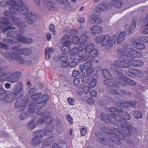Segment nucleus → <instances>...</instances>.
Wrapping results in <instances>:
<instances>
[{
    "instance_id": "obj_1",
    "label": "nucleus",
    "mask_w": 148,
    "mask_h": 148,
    "mask_svg": "<svg viewBox=\"0 0 148 148\" xmlns=\"http://www.w3.org/2000/svg\"><path fill=\"white\" fill-rule=\"evenodd\" d=\"M122 109H119L117 110L114 108H111L110 109V112L114 115L120 119L119 123L118 130L114 128L110 130L108 127H103L101 130L103 132L108 134H114L119 138L123 140L125 136L130 137L132 132H135L136 129L131 126L130 124L126 121L130 119V115L127 112H122Z\"/></svg>"
},
{
    "instance_id": "obj_2",
    "label": "nucleus",
    "mask_w": 148,
    "mask_h": 148,
    "mask_svg": "<svg viewBox=\"0 0 148 148\" xmlns=\"http://www.w3.org/2000/svg\"><path fill=\"white\" fill-rule=\"evenodd\" d=\"M125 36L124 32H121L118 37L114 35L110 36L108 35H101L97 36L95 41L98 44H101L102 46H105V49L110 50L117 43L120 45L123 41Z\"/></svg>"
},
{
    "instance_id": "obj_3",
    "label": "nucleus",
    "mask_w": 148,
    "mask_h": 148,
    "mask_svg": "<svg viewBox=\"0 0 148 148\" xmlns=\"http://www.w3.org/2000/svg\"><path fill=\"white\" fill-rule=\"evenodd\" d=\"M32 101L29 105V111L34 113L35 109H39L44 107L49 99L47 95H42L40 92H38L31 96Z\"/></svg>"
},
{
    "instance_id": "obj_4",
    "label": "nucleus",
    "mask_w": 148,
    "mask_h": 148,
    "mask_svg": "<svg viewBox=\"0 0 148 148\" xmlns=\"http://www.w3.org/2000/svg\"><path fill=\"white\" fill-rule=\"evenodd\" d=\"M16 14L19 13L21 14L26 15L27 16V22L30 24H32L37 19L36 15L31 12H29L27 7L23 5V3L21 0H17V2L15 5Z\"/></svg>"
},
{
    "instance_id": "obj_5",
    "label": "nucleus",
    "mask_w": 148,
    "mask_h": 148,
    "mask_svg": "<svg viewBox=\"0 0 148 148\" xmlns=\"http://www.w3.org/2000/svg\"><path fill=\"white\" fill-rule=\"evenodd\" d=\"M94 45L92 43H90L88 45L84 44V47L82 49L84 53V61H85L90 58L96 57L98 53V51L94 49Z\"/></svg>"
},
{
    "instance_id": "obj_6",
    "label": "nucleus",
    "mask_w": 148,
    "mask_h": 148,
    "mask_svg": "<svg viewBox=\"0 0 148 148\" xmlns=\"http://www.w3.org/2000/svg\"><path fill=\"white\" fill-rule=\"evenodd\" d=\"M84 47V44H80L78 48L75 47L73 49L70 53L71 59H77V56L80 57L78 61H84V53L82 49Z\"/></svg>"
},
{
    "instance_id": "obj_7",
    "label": "nucleus",
    "mask_w": 148,
    "mask_h": 148,
    "mask_svg": "<svg viewBox=\"0 0 148 148\" xmlns=\"http://www.w3.org/2000/svg\"><path fill=\"white\" fill-rule=\"evenodd\" d=\"M17 25L19 27L22 28L20 31V34H21L18 35L16 38L14 40L9 39H4L3 41L5 44L10 45L17 43L19 42H22V41H20V40L22 39L23 38H22H22H25V37L23 35L21 34L24 33V30L23 28L25 27V24L23 23L20 22Z\"/></svg>"
},
{
    "instance_id": "obj_8",
    "label": "nucleus",
    "mask_w": 148,
    "mask_h": 148,
    "mask_svg": "<svg viewBox=\"0 0 148 148\" xmlns=\"http://www.w3.org/2000/svg\"><path fill=\"white\" fill-rule=\"evenodd\" d=\"M120 67L126 68L125 63L121 62L120 60H116L111 64L110 66V69L115 72L116 75L121 74L122 72Z\"/></svg>"
},
{
    "instance_id": "obj_9",
    "label": "nucleus",
    "mask_w": 148,
    "mask_h": 148,
    "mask_svg": "<svg viewBox=\"0 0 148 148\" xmlns=\"http://www.w3.org/2000/svg\"><path fill=\"white\" fill-rule=\"evenodd\" d=\"M70 39V37L68 35L64 36L62 38V42L63 43V45L61 47V51L63 54H66L67 53L70 49L69 45L71 42L69 40Z\"/></svg>"
},
{
    "instance_id": "obj_10",
    "label": "nucleus",
    "mask_w": 148,
    "mask_h": 148,
    "mask_svg": "<svg viewBox=\"0 0 148 148\" xmlns=\"http://www.w3.org/2000/svg\"><path fill=\"white\" fill-rule=\"evenodd\" d=\"M10 12L6 11L4 12V15L9 18H11L12 20V22L15 25H17L19 22L18 18L14 17L13 16L16 14L15 6L13 7L11 6L9 8Z\"/></svg>"
},
{
    "instance_id": "obj_11",
    "label": "nucleus",
    "mask_w": 148,
    "mask_h": 148,
    "mask_svg": "<svg viewBox=\"0 0 148 148\" xmlns=\"http://www.w3.org/2000/svg\"><path fill=\"white\" fill-rule=\"evenodd\" d=\"M101 117L102 120L106 123H111L115 126L118 125L119 124V123L117 119L111 114L107 115L104 113H102L101 115Z\"/></svg>"
},
{
    "instance_id": "obj_12",
    "label": "nucleus",
    "mask_w": 148,
    "mask_h": 148,
    "mask_svg": "<svg viewBox=\"0 0 148 148\" xmlns=\"http://www.w3.org/2000/svg\"><path fill=\"white\" fill-rule=\"evenodd\" d=\"M4 55L7 59L10 60H16L21 64H23L25 62L24 60L17 53H10L8 52H6L4 53Z\"/></svg>"
},
{
    "instance_id": "obj_13",
    "label": "nucleus",
    "mask_w": 148,
    "mask_h": 148,
    "mask_svg": "<svg viewBox=\"0 0 148 148\" xmlns=\"http://www.w3.org/2000/svg\"><path fill=\"white\" fill-rule=\"evenodd\" d=\"M117 53L119 56V59L120 60L121 59V60L120 61L121 62L127 63L130 58V57L128 54V53L123 49H118L117 50Z\"/></svg>"
},
{
    "instance_id": "obj_14",
    "label": "nucleus",
    "mask_w": 148,
    "mask_h": 148,
    "mask_svg": "<svg viewBox=\"0 0 148 148\" xmlns=\"http://www.w3.org/2000/svg\"><path fill=\"white\" fill-rule=\"evenodd\" d=\"M102 73L103 77L107 79L104 81V83L106 85L112 86V84H114L113 82L110 80L113 79V76L111 74L109 71L106 69H104L102 70Z\"/></svg>"
},
{
    "instance_id": "obj_15",
    "label": "nucleus",
    "mask_w": 148,
    "mask_h": 148,
    "mask_svg": "<svg viewBox=\"0 0 148 148\" xmlns=\"http://www.w3.org/2000/svg\"><path fill=\"white\" fill-rule=\"evenodd\" d=\"M144 64L143 62L142 61L135 60L134 58L130 57L127 63H125L126 68H130L131 66H142Z\"/></svg>"
},
{
    "instance_id": "obj_16",
    "label": "nucleus",
    "mask_w": 148,
    "mask_h": 148,
    "mask_svg": "<svg viewBox=\"0 0 148 148\" xmlns=\"http://www.w3.org/2000/svg\"><path fill=\"white\" fill-rule=\"evenodd\" d=\"M12 49L21 55L28 56L31 55L32 53V51L28 48L20 49L17 47L15 46L12 47Z\"/></svg>"
},
{
    "instance_id": "obj_17",
    "label": "nucleus",
    "mask_w": 148,
    "mask_h": 148,
    "mask_svg": "<svg viewBox=\"0 0 148 148\" xmlns=\"http://www.w3.org/2000/svg\"><path fill=\"white\" fill-rule=\"evenodd\" d=\"M80 70L83 71L85 70L87 75H90L93 72L94 69L92 66L91 63L88 61L83 65H80L79 67Z\"/></svg>"
},
{
    "instance_id": "obj_18",
    "label": "nucleus",
    "mask_w": 148,
    "mask_h": 148,
    "mask_svg": "<svg viewBox=\"0 0 148 148\" xmlns=\"http://www.w3.org/2000/svg\"><path fill=\"white\" fill-rule=\"evenodd\" d=\"M22 96L19 95L15 103V107L17 108H20L21 110H23L27 107V102L24 101L22 99Z\"/></svg>"
},
{
    "instance_id": "obj_19",
    "label": "nucleus",
    "mask_w": 148,
    "mask_h": 148,
    "mask_svg": "<svg viewBox=\"0 0 148 148\" xmlns=\"http://www.w3.org/2000/svg\"><path fill=\"white\" fill-rule=\"evenodd\" d=\"M128 74L129 76L133 77H141L143 75V73L140 71L132 68L128 69Z\"/></svg>"
},
{
    "instance_id": "obj_20",
    "label": "nucleus",
    "mask_w": 148,
    "mask_h": 148,
    "mask_svg": "<svg viewBox=\"0 0 148 148\" xmlns=\"http://www.w3.org/2000/svg\"><path fill=\"white\" fill-rule=\"evenodd\" d=\"M128 55L132 58H140L142 57L143 54L141 52L135 49H131L128 53Z\"/></svg>"
},
{
    "instance_id": "obj_21",
    "label": "nucleus",
    "mask_w": 148,
    "mask_h": 148,
    "mask_svg": "<svg viewBox=\"0 0 148 148\" xmlns=\"http://www.w3.org/2000/svg\"><path fill=\"white\" fill-rule=\"evenodd\" d=\"M136 21H133L131 23L130 25L128 26L127 24H125V30L129 34H132L135 29Z\"/></svg>"
},
{
    "instance_id": "obj_22",
    "label": "nucleus",
    "mask_w": 148,
    "mask_h": 148,
    "mask_svg": "<svg viewBox=\"0 0 148 148\" xmlns=\"http://www.w3.org/2000/svg\"><path fill=\"white\" fill-rule=\"evenodd\" d=\"M20 75L21 73H15L8 77L7 81L12 83L16 82L19 79Z\"/></svg>"
},
{
    "instance_id": "obj_23",
    "label": "nucleus",
    "mask_w": 148,
    "mask_h": 148,
    "mask_svg": "<svg viewBox=\"0 0 148 148\" xmlns=\"http://www.w3.org/2000/svg\"><path fill=\"white\" fill-rule=\"evenodd\" d=\"M117 75L118 76L116 79L117 82L122 85H126L127 84V77L122 74V72L121 74Z\"/></svg>"
},
{
    "instance_id": "obj_24",
    "label": "nucleus",
    "mask_w": 148,
    "mask_h": 148,
    "mask_svg": "<svg viewBox=\"0 0 148 148\" xmlns=\"http://www.w3.org/2000/svg\"><path fill=\"white\" fill-rule=\"evenodd\" d=\"M41 110L38 111L37 113L38 115H41L43 117H44L45 123H50L52 122V119L49 116V113L48 112H41Z\"/></svg>"
},
{
    "instance_id": "obj_25",
    "label": "nucleus",
    "mask_w": 148,
    "mask_h": 148,
    "mask_svg": "<svg viewBox=\"0 0 148 148\" xmlns=\"http://www.w3.org/2000/svg\"><path fill=\"white\" fill-rule=\"evenodd\" d=\"M59 59L62 62L61 64L62 67H66L68 66L69 62H67L68 58L66 54H62L60 55Z\"/></svg>"
},
{
    "instance_id": "obj_26",
    "label": "nucleus",
    "mask_w": 148,
    "mask_h": 148,
    "mask_svg": "<svg viewBox=\"0 0 148 148\" xmlns=\"http://www.w3.org/2000/svg\"><path fill=\"white\" fill-rule=\"evenodd\" d=\"M102 28L100 26L97 25L93 26L90 29V32L93 34H99L102 31Z\"/></svg>"
},
{
    "instance_id": "obj_27",
    "label": "nucleus",
    "mask_w": 148,
    "mask_h": 148,
    "mask_svg": "<svg viewBox=\"0 0 148 148\" xmlns=\"http://www.w3.org/2000/svg\"><path fill=\"white\" fill-rule=\"evenodd\" d=\"M132 42L135 47L139 50H142L145 48V45L143 43L136 41L134 39L132 40Z\"/></svg>"
},
{
    "instance_id": "obj_28",
    "label": "nucleus",
    "mask_w": 148,
    "mask_h": 148,
    "mask_svg": "<svg viewBox=\"0 0 148 148\" xmlns=\"http://www.w3.org/2000/svg\"><path fill=\"white\" fill-rule=\"evenodd\" d=\"M113 83L114 84H112V85H113L112 86L107 85L110 87V88H109V92L111 94L114 95H117L118 94V92L114 88L118 87V86L116 84H115L114 82H113Z\"/></svg>"
},
{
    "instance_id": "obj_29",
    "label": "nucleus",
    "mask_w": 148,
    "mask_h": 148,
    "mask_svg": "<svg viewBox=\"0 0 148 148\" xmlns=\"http://www.w3.org/2000/svg\"><path fill=\"white\" fill-rule=\"evenodd\" d=\"M54 51V49L51 48L47 47L45 50V59L49 60L51 58L50 54L53 53Z\"/></svg>"
},
{
    "instance_id": "obj_30",
    "label": "nucleus",
    "mask_w": 148,
    "mask_h": 148,
    "mask_svg": "<svg viewBox=\"0 0 148 148\" xmlns=\"http://www.w3.org/2000/svg\"><path fill=\"white\" fill-rule=\"evenodd\" d=\"M44 3L49 10H54L55 6L51 0H44Z\"/></svg>"
},
{
    "instance_id": "obj_31",
    "label": "nucleus",
    "mask_w": 148,
    "mask_h": 148,
    "mask_svg": "<svg viewBox=\"0 0 148 148\" xmlns=\"http://www.w3.org/2000/svg\"><path fill=\"white\" fill-rule=\"evenodd\" d=\"M23 85L21 83L19 82L17 83L14 88V91L13 92H15L16 95H18L20 92H21L23 89Z\"/></svg>"
},
{
    "instance_id": "obj_32",
    "label": "nucleus",
    "mask_w": 148,
    "mask_h": 148,
    "mask_svg": "<svg viewBox=\"0 0 148 148\" xmlns=\"http://www.w3.org/2000/svg\"><path fill=\"white\" fill-rule=\"evenodd\" d=\"M17 95L15 92H12L7 95L6 101L8 102H10L14 100L16 98Z\"/></svg>"
},
{
    "instance_id": "obj_33",
    "label": "nucleus",
    "mask_w": 148,
    "mask_h": 148,
    "mask_svg": "<svg viewBox=\"0 0 148 148\" xmlns=\"http://www.w3.org/2000/svg\"><path fill=\"white\" fill-rule=\"evenodd\" d=\"M111 4L114 7L120 8L123 6V3L120 0H112L110 1Z\"/></svg>"
},
{
    "instance_id": "obj_34",
    "label": "nucleus",
    "mask_w": 148,
    "mask_h": 148,
    "mask_svg": "<svg viewBox=\"0 0 148 148\" xmlns=\"http://www.w3.org/2000/svg\"><path fill=\"white\" fill-rule=\"evenodd\" d=\"M42 139L36 136L32 140L31 143L34 146H37L41 143Z\"/></svg>"
},
{
    "instance_id": "obj_35",
    "label": "nucleus",
    "mask_w": 148,
    "mask_h": 148,
    "mask_svg": "<svg viewBox=\"0 0 148 148\" xmlns=\"http://www.w3.org/2000/svg\"><path fill=\"white\" fill-rule=\"evenodd\" d=\"M38 125L36 121L34 120H32L27 125V128L29 130L34 129Z\"/></svg>"
},
{
    "instance_id": "obj_36",
    "label": "nucleus",
    "mask_w": 148,
    "mask_h": 148,
    "mask_svg": "<svg viewBox=\"0 0 148 148\" xmlns=\"http://www.w3.org/2000/svg\"><path fill=\"white\" fill-rule=\"evenodd\" d=\"M53 140V138L52 137L47 138L43 142L42 145L44 146H49L51 144Z\"/></svg>"
},
{
    "instance_id": "obj_37",
    "label": "nucleus",
    "mask_w": 148,
    "mask_h": 148,
    "mask_svg": "<svg viewBox=\"0 0 148 148\" xmlns=\"http://www.w3.org/2000/svg\"><path fill=\"white\" fill-rule=\"evenodd\" d=\"M35 133L36 136L38 138H40L42 139V138L45 136L47 133L44 130H38L36 131Z\"/></svg>"
},
{
    "instance_id": "obj_38",
    "label": "nucleus",
    "mask_w": 148,
    "mask_h": 148,
    "mask_svg": "<svg viewBox=\"0 0 148 148\" xmlns=\"http://www.w3.org/2000/svg\"><path fill=\"white\" fill-rule=\"evenodd\" d=\"M8 77V73H4L0 76V82H4L7 81Z\"/></svg>"
},
{
    "instance_id": "obj_39",
    "label": "nucleus",
    "mask_w": 148,
    "mask_h": 148,
    "mask_svg": "<svg viewBox=\"0 0 148 148\" xmlns=\"http://www.w3.org/2000/svg\"><path fill=\"white\" fill-rule=\"evenodd\" d=\"M34 113H32L31 111H29V108H28V112L26 113L25 112H23L21 114L20 118L21 120L25 119L29 115L33 114Z\"/></svg>"
},
{
    "instance_id": "obj_40",
    "label": "nucleus",
    "mask_w": 148,
    "mask_h": 148,
    "mask_svg": "<svg viewBox=\"0 0 148 148\" xmlns=\"http://www.w3.org/2000/svg\"><path fill=\"white\" fill-rule=\"evenodd\" d=\"M11 29H14L15 28L13 27L9 26L3 28V27L0 25V32L2 31L3 32L5 33L7 31Z\"/></svg>"
},
{
    "instance_id": "obj_41",
    "label": "nucleus",
    "mask_w": 148,
    "mask_h": 148,
    "mask_svg": "<svg viewBox=\"0 0 148 148\" xmlns=\"http://www.w3.org/2000/svg\"><path fill=\"white\" fill-rule=\"evenodd\" d=\"M23 39L22 40H20L22 42L26 44H30L32 42L33 40L32 38H27L25 37V38H22Z\"/></svg>"
},
{
    "instance_id": "obj_42",
    "label": "nucleus",
    "mask_w": 148,
    "mask_h": 148,
    "mask_svg": "<svg viewBox=\"0 0 148 148\" xmlns=\"http://www.w3.org/2000/svg\"><path fill=\"white\" fill-rule=\"evenodd\" d=\"M87 38L85 34L81 35L79 38L80 44H85L86 45V44L84 43L86 41Z\"/></svg>"
},
{
    "instance_id": "obj_43",
    "label": "nucleus",
    "mask_w": 148,
    "mask_h": 148,
    "mask_svg": "<svg viewBox=\"0 0 148 148\" xmlns=\"http://www.w3.org/2000/svg\"><path fill=\"white\" fill-rule=\"evenodd\" d=\"M0 23L8 26L10 23L8 19L5 17H2L0 18Z\"/></svg>"
},
{
    "instance_id": "obj_44",
    "label": "nucleus",
    "mask_w": 148,
    "mask_h": 148,
    "mask_svg": "<svg viewBox=\"0 0 148 148\" xmlns=\"http://www.w3.org/2000/svg\"><path fill=\"white\" fill-rule=\"evenodd\" d=\"M97 80L95 79H92L89 83V86L90 87L94 88L97 84Z\"/></svg>"
},
{
    "instance_id": "obj_45",
    "label": "nucleus",
    "mask_w": 148,
    "mask_h": 148,
    "mask_svg": "<svg viewBox=\"0 0 148 148\" xmlns=\"http://www.w3.org/2000/svg\"><path fill=\"white\" fill-rule=\"evenodd\" d=\"M71 62L69 63V66L71 68H73L76 66L77 65V62L75 61L77 59H71Z\"/></svg>"
},
{
    "instance_id": "obj_46",
    "label": "nucleus",
    "mask_w": 148,
    "mask_h": 148,
    "mask_svg": "<svg viewBox=\"0 0 148 148\" xmlns=\"http://www.w3.org/2000/svg\"><path fill=\"white\" fill-rule=\"evenodd\" d=\"M73 43L75 45H77L80 42L79 38L77 36H73L72 38Z\"/></svg>"
},
{
    "instance_id": "obj_47",
    "label": "nucleus",
    "mask_w": 148,
    "mask_h": 148,
    "mask_svg": "<svg viewBox=\"0 0 148 148\" xmlns=\"http://www.w3.org/2000/svg\"><path fill=\"white\" fill-rule=\"evenodd\" d=\"M96 135L98 139L100 141H103L105 139L103 135L99 132L96 133Z\"/></svg>"
},
{
    "instance_id": "obj_48",
    "label": "nucleus",
    "mask_w": 148,
    "mask_h": 148,
    "mask_svg": "<svg viewBox=\"0 0 148 148\" xmlns=\"http://www.w3.org/2000/svg\"><path fill=\"white\" fill-rule=\"evenodd\" d=\"M134 116L137 119L140 118L142 116L141 112L140 111H138L134 112Z\"/></svg>"
},
{
    "instance_id": "obj_49",
    "label": "nucleus",
    "mask_w": 148,
    "mask_h": 148,
    "mask_svg": "<svg viewBox=\"0 0 148 148\" xmlns=\"http://www.w3.org/2000/svg\"><path fill=\"white\" fill-rule=\"evenodd\" d=\"M91 20H92V23H99L102 22L100 18L97 17L92 18Z\"/></svg>"
},
{
    "instance_id": "obj_50",
    "label": "nucleus",
    "mask_w": 148,
    "mask_h": 148,
    "mask_svg": "<svg viewBox=\"0 0 148 148\" xmlns=\"http://www.w3.org/2000/svg\"><path fill=\"white\" fill-rule=\"evenodd\" d=\"M142 26H148V13L143 21Z\"/></svg>"
},
{
    "instance_id": "obj_51",
    "label": "nucleus",
    "mask_w": 148,
    "mask_h": 148,
    "mask_svg": "<svg viewBox=\"0 0 148 148\" xmlns=\"http://www.w3.org/2000/svg\"><path fill=\"white\" fill-rule=\"evenodd\" d=\"M87 132V128L85 127H82L80 129V132L81 135L84 136Z\"/></svg>"
},
{
    "instance_id": "obj_52",
    "label": "nucleus",
    "mask_w": 148,
    "mask_h": 148,
    "mask_svg": "<svg viewBox=\"0 0 148 148\" xmlns=\"http://www.w3.org/2000/svg\"><path fill=\"white\" fill-rule=\"evenodd\" d=\"M67 101L71 105H73L75 104V99L71 97H69L67 99Z\"/></svg>"
},
{
    "instance_id": "obj_53",
    "label": "nucleus",
    "mask_w": 148,
    "mask_h": 148,
    "mask_svg": "<svg viewBox=\"0 0 148 148\" xmlns=\"http://www.w3.org/2000/svg\"><path fill=\"white\" fill-rule=\"evenodd\" d=\"M37 90L35 88H33L30 89L29 91V93L30 95L32 96L33 95H34Z\"/></svg>"
},
{
    "instance_id": "obj_54",
    "label": "nucleus",
    "mask_w": 148,
    "mask_h": 148,
    "mask_svg": "<svg viewBox=\"0 0 148 148\" xmlns=\"http://www.w3.org/2000/svg\"><path fill=\"white\" fill-rule=\"evenodd\" d=\"M120 94L122 96L124 95H131V93L128 91L121 90L120 92Z\"/></svg>"
},
{
    "instance_id": "obj_55",
    "label": "nucleus",
    "mask_w": 148,
    "mask_h": 148,
    "mask_svg": "<svg viewBox=\"0 0 148 148\" xmlns=\"http://www.w3.org/2000/svg\"><path fill=\"white\" fill-rule=\"evenodd\" d=\"M58 3H62L65 5H69V1L68 0H56Z\"/></svg>"
},
{
    "instance_id": "obj_56",
    "label": "nucleus",
    "mask_w": 148,
    "mask_h": 148,
    "mask_svg": "<svg viewBox=\"0 0 148 148\" xmlns=\"http://www.w3.org/2000/svg\"><path fill=\"white\" fill-rule=\"evenodd\" d=\"M7 95L5 93H3L0 94V100H3L6 99Z\"/></svg>"
},
{
    "instance_id": "obj_57",
    "label": "nucleus",
    "mask_w": 148,
    "mask_h": 148,
    "mask_svg": "<svg viewBox=\"0 0 148 148\" xmlns=\"http://www.w3.org/2000/svg\"><path fill=\"white\" fill-rule=\"evenodd\" d=\"M80 80L78 78H75L73 80V83L75 86H77L79 85L80 83Z\"/></svg>"
},
{
    "instance_id": "obj_58",
    "label": "nucleus",
    "mask_w": 148,
    "mask_h": 148,
    "mask_svg": "<svg viewBox=\"0 0 148 148\" xmlns=\"http://www.w3.org/2000/svg\"><path fill=\"white\" fill-rule=\"evenodd\" d=\"M83 88L84 92L86 94L88 93L90 91V88L88 86H84Z\"/></svg>"
},
{
    "instance_id": "obj_59",
    "label": "nucleus",
    "mask_w": 148,
    "mask_h": 148,
    "mask_svg": "<svg viewBox=\"0 0 148 148\" xmlns=\"http://www.w3.org/2000/svg\"><path fill=\"white\" fill-rule=\"evenodd\" d=\"M123 47L124 49L129 50L132 48V46L129 44H125L123 45Z\"/></svg>"
},
{
    "instance_id": "obj_60",
    "label": "nucleus",
    "mask_w": 148,
    "mask_h": 148,
    "mask_svg": "<svg viewBox=\"0 0 148 148\" xmlns=\"http://www.w3.org/2000/svg\"><path fill=\"white\" fill-rule=\"evenodd\" d=\"M43 118H39L38 121V122L37 123L38 124V125H39L40 124H43L45 123V121L44 119V117H43Z\"/></svg>"
},
{
    "instance_id": "obj_61",
    "label": "nucleus",
    "mask_w": 148,
    "mask_h": 148,
    "mask_svg": "<svg viewBox=\"0 0 148 148\" xmlns=\"http://www.w3.org/2000/svg\"><path fill=\"white\" fill-rule=\"evenodd\" d=\"M16 34V32H8L7 36L9 37H13Z\"/></svg>"
},
{
    "instance_id": "obj_62",
    "label": "nucleus",
    "mask_w": 148,
    "mask_h": 148,
    "mask_svg": "<svg viewBox=\"0 0 148 148\" xmlns=\"http://www.w3.org/2000/svg\"><path fill=\"white\" fill-rule=\"evenodd\" d=\"M127 84L131 85H134L136 84V83L134 81L130 79H128L127 78Z\"/></svg>"
},
{
    "instance_id": "obj_63",
    "label": "nucleus",
    "mask_w": 148,
    "mask_h": 148,
    "mask_svg": "<svg viewBox=\"0 0 148 148\" xmlns=\"http://www.w3.org/2000/svg\"><path fill=\"white\" fill-rule=\"evenodd\" d=\"M140 40L145 42H148V37L142 36L140 37Z\"/></svg>"
},
{
    "instance_id": "obj_64",
    "label": "nucleus",
    "mask_w": 148,
    "mask_h": 148,
    "mask_svg": "<svg viewBox=\"0 0 148 148\" xmlns=\"http://www.w3.org/2000/svg\"><path fill=\"white\" fill-rule=\"evenodd\" d=\"M99 9L101 10H106L107 8V6L103 4H102L99 7Z\"/></svg>"
}]
</instances>
